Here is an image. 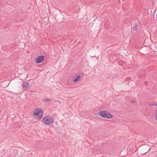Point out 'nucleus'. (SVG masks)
<instances>
[{
    "label": "nucleus",
    "instance_id": "obj_4",
    "mask_svg": "<svg viewBox=\"0 0 157 157\" xmlns=\"http://www.w3.org/2000/svg\"><path fill=\"white\" fill-rule=\"evenodd\" d=\"M44 56L42 55L38 56L36 58V63L37 64H39L42 62L44 60Z\"/></svg>",
    "mask_w": 157,
    "mask_h": 157
},
{
    "label": "nucleus",
    "instance_id": "obj_9",
    "mask_svg": "<svg viewBox=\"0 0 157 157\" xmlns=\"http://www.w3.org/2000/svg\"><path fill=\"white\" fill-rule=\"evenodd\" d=\"M51 100V99H49V98H46V99H43V101H50Z\"/></svg>",
    "mask_w": 157,
    "mask_h": 157
},
{
    "label": "nucleus",
    "instance_id": "obj_5",
    "mask_svg": "<svg viewBox=\"0 0 157 157\" xmlns=\"http://www.w3.org/2000/svg\"><path fill=\"white\" fill-rule=\"evenodd\" d=\"M81 78V76L79 75H77L76 77L73 80V81L74 82H76L78 81Z\"/></svg>",
    "mask_w": 157,
    "mask_h": 157
},
{
    "label": "nucleus",
    "instance_id": "obj_2",
    "mask_svg": "<svg viewBox=\"0 0 157 157\" xmlns=\"http://www.w3.org/2000/svg\"><path fill=\"white\" fill-rule=\"evenodd\" d=\"M97 114L98 116L104 118L111 119L113 118V116L112 114L106 111H101L98 112Z\"/></svg>",
    "mask_w": 157,
    "mask_h": 157
},
{
    "label": "nucleus",
    "instance_id": "obj_8",
    "mask_svg": "<svg viewBox=\"0 0 157 157\" xmlns=\"http://www.w3.org/2000/svg\"><path fill=\"white\" fill-rule=\"evenodd\" d=\"M154 116L156 120H157V109L155 110Z\"/></svg>",
    "mask_w": 157,
    "mask_h": 157
},
{
    "label": "nucleus",
    "instance_id": "obj_12",
    "mask_svg": "<svg viewBox=\"0 0 157 157\" xmlns=\"http://www.w3.org/2000/svg\"><path fill=\"white\" fill-rule=\"evenodd\" d=\"M134 102V101H132V102Z\"/></svg>",
    "mask_w": 157,
    "mask_h": 157
},
{
    "label": "nucleus",
    "instance_id": "obj_11",
    "mask_svg": "<svg viewBox=\"0 0 157 157\" xmlns=\"http://www.w3.org/2000/svg\"><path fill=\"white\" fill-rule=\"evenodd\" d=\"M148 105H149L150 106H152L153 105V103H149L148 104Z\"/></svg>",
    "mask_w": 157,
    "mask_h": 157
},
{
    "label": "nucleus",
    "instance_id": "obj_6",
    "mask_svg": "<svg viewBox=\"0 0 157 157\" xmlns=\"http://www.w3.org/2000/svg\"><path fill=\"white\" fill-rule=\"evenodd\" d=\"M22 85L23 87L26 88L29 86V83L28 82H25L22 84Z\"/></svg>",
    "mask_w": 157,
    "mask_h": 157
},
{
    "label": "nucleus",
    "instance_id": "obj_3",
    "mask_svg": "<svg viewBox=\"0 0 157 157\" xmlns=\"http://www.w3.org/2000/svg\"><path fill=\"white\" fill-rule=\"evenodd\" d=\"M42 122L45 124L49 125L51 123L54 122V120L50 116L48 115L43 118Z\"/></svg>",
    "mask_w": 157,
    "mask_h": 157
},
{
    "label": "nucleus",
    "instance_id": "obj_7",
    "mask_svg": "<svg viewBox=\"0 0 157 157\" xmlns=\"http://www.w3.org/2000/svg\"><path fill=\"white\" fill-rule=\"evenodd\" d=\"M135 25L133 27V29L135 30L136 31L137 30V27H138V25L137 24H136V23Z\"/></svg>",
    "mask_w": 157,
    "mask_h": 157
},
{
    "label": "nucleus",
    "instance_id": "obj_1",
    "mask_svg": "<svg viewBox=\"0 0 157 157\" xmlns=\"http://www.w3.org/2000/svg\"><path fill=\"white\" fill-rule=\"evenodd\" d=\"M34 115L36 116V118L38 120L41 119L43 117V111L40 109H35L33 111Z\"/></svg>",
    "mask_w": 157,
    "mask_h": 157
},
{
    "label": "nucleus",
    "instance_id": "obj_10",
    "mask_svg": "<svg viewBox=\"0 0 157 157\" xmlns=\"http://www.w3.org/2000/svg\"><path fill=\"white\" fill-rule=\"evenodd\" d=\"M153 105H155L157 106V102H154V103H153Z\"/></svg>",
    "mask_w": 157,
    "mask_h": 157
}]
</instances>
